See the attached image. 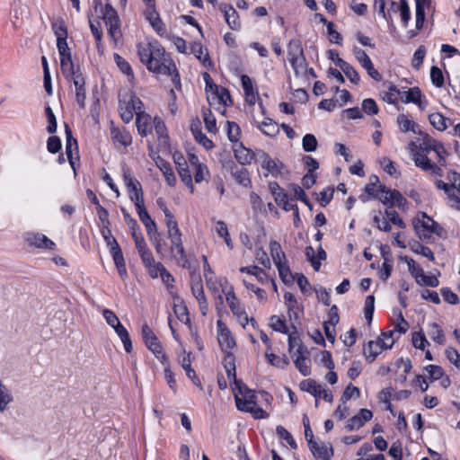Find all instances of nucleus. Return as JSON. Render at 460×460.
Here are the masks:
<instances>
[{
  "label": "nucleus",
  "instance_id": "1",
  "mask_svg": "<svg viewBox=\"0 0 460 460\" xmlns=\"http://www.w3.org/2000/svg\"><path fill=\"white\" fill-rule=\"evenodd\" d=\"M409 150L417 167L433 175H442L441 167L447 164V151L440 141L425 134L419 146L411 142Z\"/></svg>",
  "mask_w": 460,
  "mask_h": 460
},
{
  "label": "nucleus",
  "instance_id": "2",
  "mask_svg": "<svg viewBox=\"0 0 460 460\" xmlns=\"http://www.w3.org/2000/svg\"><path fill=\"white\" fill-rule=\"evenodd\" d=\"M137 56L146 69L154 74L171 76L172 83L180 84V75L175 63L164 48L156 40L139 42L137 45Z\"/></svg>",
  "mask_w": 460,
  "mask_h": 460
},
{
  "label": "nucleus",
  "instance_id": "3",
  "mask_svg": "<svg viewBox=\"0 0 460 460\" xmlns=\"http://www.w3.org/2000/svg\"><path fill=\"white\" fill-rule=\"evenodd\" d=\"M234 399L236 406L240 411L252 413L255 419H266L269 414L255 401L254 392L249 389L241 382H235Z\"/></svg>",
  "mask_w": 460,
  "mask_h": 460
},
{
  "label": "nucleus",
  "instance_id": "4",
  "mask_svg": "<svg viewBox=\"0 0 460 460\" xmlns=\"http://www.w3.org/2000/svg\"><path fill=\"white\" fill-rule=\"evenodd\" d=\"M164 213L167 227V237L171 242V253L178 262L186 263L188 262V260L182 243L181 233L179 229L178 224L174 219L173 215L167 208H164Z\"/></svg>",
  "mask_w": 460,
  "mask_h": 460
},
{
  "label": "nucleus",
  "instance_id": "5",
  "mask_svg": "<svg viewBox=\"0 0 460 460\" xmlns=\"http://www.w3.org/2000/svg\"><path fill=\"white\" fill-rule=\"evenodd\" d=\"M415 232L420 239L429 242L434 234H440L441 227L425 213L420 214L413 221Z\"/></svg>",
  "mask_w": 460,
  "mask_h": 460
},
{
  "label": "nucleus",
  "instance_id": "6",
  "mask_svg": "<svg viewBox=\"0 0 460 460\" xmlns=\"http://www.w3.org/2000/svg\"><path fill=\"white\" fill-rule=\"evenodd\" d=\"M288 59L296 75H305L306 71V61L301 42L292 40L288 43Z\"/></svg>",
  "mask_w": 460,
  "mask_h": 460
},
{
  "label": "nucleus",
  "instance_id": "7",
  "mask_svg": "<svg viewBox=\"0 0 460 460\" xmlns=\"http://www.w3.org/2000/svg\"><path fill=\"white\" fill-rule=\"evenodd\" d=\"M143 108L142 101L136 95L130 94L124 99L119 100V113L121 119L125 123H129L137 111H141Z\"/></svg>",
  "mask_w": 460,
  "mask_h": 460
},
{
  "label": "nucleus",
  "instance_id": "8",
  "mask_svg": "<svg viewBox=\"0 0 460 460\" xmlns=\"http://www.w3.org/2000/svg\"><path fill=\"white\" fill-rule=\"evenodd\" d=\"M102 19L110 36L114 42H117L121 35L120 21L117 11L110 4H106L104 6Z\"/></svg>",
  "mask_w": 460,
  "mask_h": 460
},
{
  "label": "nucleus",
  "instance_id": "9",
  "mask_svg": "<svg viewBox=\"0 0 460 460\" xmlns=\"http://www.w3.org/2000/svg\"><path fill=\"white\" fill-rule=\"evenodd\" d=\"M300 388L311 394L315 397V405H318V399L323 398L324 401L328 402H332L333 400L332 394L331 390L325 388L321 384H318L316 381L313 379H305L300 383Z\"/></svg>",
  "mask_w": 460,
  "mask_h": 460
},
{
  "label": "nucleus",
  "instance_id": "10",
  "mask_svg": "<svg viewBox=\"0 0 460 460\" xmlns=\"http://www.w3.org/2000/svg\"><path fill=\"white\" fill-rule=\"evenodd\" d=\"M217 341L225 353L233 352L236 348V341L229 328L222 320L217 321Z\"/></svg>",
  "mask_w": 460,
  "mask_h": 460
},
{
  "label": "nucleus",
  "instance_id": "11",
  "mask_svg": "<svg viewBox=\"0 0 460 460\" xmlns=\"http://www.w3.org/2000/svg\"><path fill=\"white\" fill-rule=\"evenodd\" d=\"M379 194H376L378 199L384 205L393 207L397 206L398 208H404L407 203L406 199L398 191L386 189L383 185H379Z\"/></svg>",
  "mask_w": 460,
  "mask_h": 460
},
{
  "label": "nucleus",
  "instance_id": "12",
  "mask_svg": "<svg viewBox=\"0 0 460 460\" xmlns=\"http://www.w3.org/2000/svg\"><path fill=\"white\" fill-rule=\"evenodd\" d=\"M142 337L145 341L146 347L155 354V356L159 360H161L162 362L167 360V357L164 352L160 342L158 341L152 329L147 324H144L142 326Z\"/></svg>",
  "mask_w": 460,
  "mask_h": 460
},
{
  "label": "nucleus",
  "instance_id": "13",
  "mask_svg": "<svg viewBox=\"0 0 460 460\" xmlns=\"http://www.w3.org/2000/svg\"><path fill=\"white\" fill-rule=\"evenodd\" d=\"M257 162L261 164L262 169L266 170L269 174L278 177L283 173L282 170L284 169V165L278 160L272 159L267 153L263 151L257 152Z\"/></svg>",
  "mask_w": 460,
  "mask_h": 460
},
{
  "label": "nucleus",
  "instance_id": "14",
  "mask_svg": "<svg viewBox=\"0 0 460 460\" xmlns=\"http://www.w3.org/2000/svg\"><path fill=\"white\" fill-rule=\"evenodd\" d=\"M391 349L390 343L385 341L381 342V341L377 339L376 341H368L363 349V353L367 360L373 362L384 349Z\"/></svg>",
  "mask_w": 460,
  "mask_h": 460
},
{
  "label": "nucleus",
  "instance_id": "15",
  "mask_svg": "<svg viewBox=\"0 0 460 460\" xmlns=\"http://www.w3.org/2000/svg\"><path fill=\"white\" fill-rule=\"evenodd\" d=\"M309 448L317 460H330L333 455L332 447L327 442L314 441Z\"/></svg>",
  "mask_w": 460,
  "mask_h": 460
},
{
  "label": "nucleus",
  "instance_id": "16",
  "mask_svg": "<svg viewBox=\"0 0 460 460\" xmlns=\"http://www.w3.org/2000/svg\"><path fill=\"white\" fill-rule=\"evenodd\" d=\"M241 83L244 92L246 102L249 105H254L259 99V93L254 87L253 81L247 75H242Z\"/></svg>",
  "mask_w": 460,
  "mask_h": 460
},
{
  "label": "nucleus",
  "instance_id": "17",
  "mask_svg": "<svg viewBox=\"0 0 460 460\" xmlns=\"http://www.w3.org/2000/svg\"><path fill=\"white\" fill-rule=\"evenodd\" d=\"M68 80L72 82L75 86L77 104L81 108H84L85 105L86 92L84 87L85 81L83 75L79 73L70 77Z\"/></svg>",
  "mask_w": 460,
  "mask_h": 460
},
{
  "label": "nucleus",
  "instance_id": "18",
  "mask_svg": "<svg viewBox=\"0 0 460 460\" xmlns=\"http://www.w3.org/2000/svg\"><path fill=\"white\" fill-rule=\"evenodd\" d=\"M373 413L370 410L361 409L359 413L350 418L346 425V429L349 431L359 429L364 424L371 420Z\"/></svg>",
  "mask_w": 460,
  "mask_h": 460
},
{
  "label": "nucleus",
  "instance_id": "19",
  "mask_svg": "<svg viewBox=\"0 0 460 460\" xmlns=\"http://www.w3.org/2000/svg\"><path fill=\"white\" fill-rule=\"evenodd\" d=\"M66 153L70 165L72 166V168L74 170H75V160L78 159L77 141L75 138H74L72 137V131L67 125H66Z\"/></svg>",
  "mask_w": 460,
  "mask_h": 460
},
{
  "label": "nucleus",
  "instance_id": "20",
  "mask_svg": "<svg viewBox=\"0 0 460 460\" xmlns=\"http://www.w3.org/2000/svg\"><path fill=\"white\" fill-rule=\"evenodd\" d=\"M294 363L296 367L303 376H308L311 373V359L308 350L299 352L298 354L293 355Z\"/></svg>",
  "mask_w": 460,
  "mask_h": 460
},
{
  "label": "nucleus",
  "instance_id": "21",
  "mask_svg": "<svg viewBox=\"0 0 460 460\" xmlns=\"http://www.w3.org/2000/svg\"><path fill=\"white\" fill-rule=\"evenodd\" d=\"M26 241L29 245L35 246L37 248L53 250L56 246L54 242L40 233L28 234Z\"/></svg>",
  "mask_w": 460,
  "mask_h": 460
},
{
  "label": "nucleus",
  "instance_id": "22",
  "mask_svg": "<svg viewBox=\"0 0 460 460\" xmlns=\"http://www.w3.org/2000/svg\"><path fill=\"white\" fill-rule=\"evenodd\" d=\"M136 117V126L139 135L146 137L152 130V117L143 111H137V115Z\"/></svg>",
  "mask_w": 460,
  "mask_h": 460
},
{
  "label": "nucleus",
  "instance_id": "23",
  "mask_svg": "<svg viewBox=\"0 0 460 460\" xmlns=\"http://www.w3.org/2000/svg\"><path fill=\"white\" fill-rule=\"evenodd\" d=\"M234 151L235 158L242 164H250L252 160H257V154L255 155L251 149L246 148L242 143H236Z\"/></svg>",
  "mask_w": 460,
  "mask_h": 460
},
{
  "label": "nucleus",
  "instance_id": "24",
  "mask_svg": "<svg viewBox=\"0 0 460 460\" xmlns=\"http://www.w3.org/2000/svg\"><path fill=\"white\" fill-rule=\"evenodd\" d=\"M153 123L155 133L157 135L159 146L164 149H167L169 147V136L164 120L158 117H155L153 119Z\"/></svg>",
  "mask_w": 460,
  "mask_h": 460
},
{
  "label": "nucleus",
  "instance_id": "25",
  "mask_svg": "<svg viewBox=\"0 0 460 460\" xmlns=\"http://www.w3.org/2000/svg\"><path fill=\"white\" fill-rule=\"evenodd\" d=\"M137 212L138 214V217H139L141 222L143 223V225L145 226V227L146 229L149 238L150 239H154V238L157 239L158 230L156 227V224L151 218V217L149 216L146 208H141V209L137 210Z\"/></svg>",
  "mask_w": 460,
  "mask_h": 460
},
{
  "label": "nucleus",
  "instance_id": "26",
  "mask_svg": "<svg viewBox=\"0 0 460 460\" xmlns=\"http://www.w3.org/2000/svg\"><path fill=\"white\" fill-rule=\"evenodd\" d=\"M220 10L224 13L225 19L228 26L234 31L239 30L241 22L236 10L233 6L227 4H222L220 6Z\"/></svg>",
  "mask_w": 460,
  "mask_h": 460
},
{
  "label": "nucleus",
  "instance_id": "27",
  "mask_svg": "<svg viewBox=\"0 0 460 460\" xmlns=\"http://www.w3.org/2000/svg\"><path fill=\"white\" fill-rule=\"evenodd\" d=\"M180 364L184 369L187 376L191 379L194 385L199 386L200 389H203L201 383L195 373V370L191 367L190 353H184L180 360Z\"/></svg>",
  "mask_w": 460,
  "mask_h": 460
},
{
  "label": "nucleus",
  "instance_id": "28",
  "mask_svg": "<svg viewBox=\"0 0 460 460\" xmlns=\"http://www.w3.org/2000/svg\"><path fill=\"white\" fill-rule=\"evenodd\" d=\"M155 164L163 172L167 184L169 186L173 187L176 183V177L173 173V171L170 164L162 159L161 157H157V159L155 160Z\"/></svg>",
  "mask_w": 460,
  "mask_h": 460
},
{
  "label": "nucleus",
  "instance_id": "29",
  "mask_svg": "<svg viewBox=\"0 0 460 460\" xmlns=\"http://www.w3.org/2000/svg\"><path fill=\"white\" fill-rule=\"evenodd\" d=\"M60 67H61V72H62L63 75L66 79H69L70 77L74 76L75 75H77L80 73L79 70L75 69L71 54L60 56Z\"/></svg>",
  "mask_w": 460,
  "mask_h": 460
},
{
  "label": "nucleus",
  "instance_id": "30",
  "mask_svg": "<svg viewBox=\"0 0 460 460\" xmlns=\"http://www.w3.org/2000/svg\"><path fill=\"white\" fill-rule=\"evenodd\" d=\"M429 119L430 124L438 131H445L449 125H452V120L439 112L430 114Z\"/></svg>",
  "mask_w": 460,
  "mask_h": 460
},
{
  "label": "nucleus",
  "instance_id": "31",
  "mask_svg": "<svg viewBox=\"0 0 460 460\" xmlns=\"http://www.w3.org/2000/svg\"><path fill=\"white\" fill-rule=\"evenodd\" d=\"M111 138L115 143H118L123 146H128L132 143V137L129 132L121 130L118 128H111Z\"/></svg>",
  "mask_w": 460,
  "mask_h": 460
},
{
  "label": "nucleus",
  "instance_id": "32",
  "mask_svg": "<svg viewBox=\"0 0 460 460\" xmlns=\"http://www.w3.org/2000/svg\"><path fill=\"white\" fill-rule=\"evenodd\" d=\"M284 300L288 311L289 318L292 319L293 316L295 319L298 318L300 309L295 296L290 292H286L284 294Z\"/></svg>",
  "mask_w": 460,
  "mask_h": 460
},
{
  "label": "nucleus",
  "instance_id": "33",
  "mask_svg": "<svg viewBox=\"0 0 460 460\" xmlns=\"http://www.w3.org/2000/svg\"><path fill=\"white\" fill-rule=\"evenodd\" d=\"M270 252L275 265L288 261L281 245L277 241L272 240L270 242Z\"/></svg>",
  "mask_w": 460,
  "mask_h": 460
},
{
  "label": "nucleus",
  "instance_id": "34",
  "mask_svg": "<svg viewBox=\"0 0 460 460\" xmlns=\"http://www.w3.org/2000/svg\"><path fill=\"white\" fill-rule=\"evenodd\" d=\"M402 93V98H404V102L409 103L412 102L417 104L420 108L423 109L421 103V92L418 87L410 88L408 91H405Z\"/></svg>",
  "mask_w": 460,
  "mask_h": 460
},
{
  "label": "nucleus",
  "instance_id": "35",
  "mask_svg": "<svg viewBox=\"0 0 460 460\" xmlns=\"http://www.w3.org/2000/svg\"><path fill=\"white\" fill-rule=\"evenodd\" d=\"M115 266L121 279H125L128 276L124 257L120 248L111 252Z\"/></svg>",
  "mask_w": 460,
  "mask_h": 460
},
{
  "label": "nucleus",
  "instance_id": "36",
  "mask_svg": "<svg viewBox=\"0 0 460 460\" xmlns=\"http://www.w3.org/2000/svg\"><path fill=\"white\" fill-rule=\"evenodd\" d=\"M128 190L129 192V198L131 201L134 202L137 211L141 208H144V197L141 185L138 184Z\"/></svg>",
  "mask_w": 460,
  "mask_h": 460
},
{
  "label": "nucleus",
  "instance_id": "37",
  "mask_svg": "<svg viewBox=\"0 0 460 460\" xmlns=\"http://www.w3.org/2000/svg\"><path fill=\"white\" fill-rule=\"evenodd\" d=\"M191 53L195 55V57L202 62L203 65L208 66L211 64V61L208 57V53L206 49L203 48L200 42H194L190 47Z\"/></svg>",
  "mask_w": 460,
  "mask_h": 460
},
{
  "label": "nucleus",
  "instance_id": "38",
  "mask_svg": "<svg viewBox=\"0 0 460 460\" xmlns=\"http://www.w3.org/2000/svg\"><path fill=\"white\" fill-rule=\"evenodd\" d=\"M429 0H416V29L420 30L425 21V9L429 5Z\"/></svg>",
  "mask_w": 460,
  "mask_h": 460
},
{
  "label": "nucleus",
  "instance_id": "39",
  "mask_svg": "<svg viewBox=\"0 0 460 460\" xmlns=\"http://www.w3.org/2000/svg\"><path fill=\"white\" fill-rule=\"evenodd\" d=\"M173 312L176 317L184 323H190L187 307L180 298H175L173 303Z\"/></svg>",
  "mask_w": 460,
  "mask_h": 460
},
{
  "label": "nucleus",
  "instance_id": "40",
  "mask_svg": "<svg viewBox=\"0 0 460 460\" xmlns=\"http://www.w3.org/2000/svg\"><path fill=\"white\" fill-rule=\"evenodd\" d=\"M258 128L263 134L271 137H276L279 133L278 124L271 119H266L258 126Z\"/></svg>",
  "mask_w": 460,
  "mask_h": 460
},
{
  "label": "nucleus",
  "instance_id": "41",
  "mask_svg": "<svg viewBox=\"0 0 460 460\" xmlns=\"http://www.w3.org/2000/svg\"><path fill=\"white\" fill-rule=\"evenodd\" d=\"M304 350H308L306 347L304 346L300 338L294 334L288 335V351L291 356L298 354L300 351L304 352Z\"/></svg>",
  "mask_w": 460,
  "mask_h": 460
},
{
  "label": "nucleus",
  "instance_id": "42",
  "mask_svg": "<svg viewBox=\"0 0 460 460\" xmlns=\"http://www.w3.org/2000/svg\"><path fill=\"white\" fill-rule=\"evenodd\" d=\"M121 340L125 350L129 353L132 351L133 346L127 329L119 322L117 325V331L115 332Z\"/></svg>",
  "mask_w": 460,
  "mask_h": 460
},
{
  "label": "nucleus",
  "instance_id": "43",
  "mask_svg": "<svg viewBox=\"0 0 460 460\" xmlns=\"http://www.w3.org/2000/svg\"><path fill=\"white\" fill-rule=\"evenodd\" d=\"M13 401V395L8 387L0 380V412H4Z\"/></svg>",
  "mask_w": 460,
  "mask_h": 460
},
{
  "label": "nucleus",
  "instance_id": "44",
  "mask_svg": "<svg viewBox=\"0 0 460 460\" xmlns=\"http://www.w3.org/2000/svg\"><path fill=\"white\" fill-rule=\"evenodd\" d=\"M340 67L349 79V81L355 84H358L360 81L358 73L345 60H340Z\"/></svg>",
  "mask_w": 460,
  "mask_h": 460
},
{
  "label": "nucleus",
  "instance_id": "45",
  "mask_svg": "<svg viewBox=\"0 0 460 460\" xmlns=\"http://www.w3.org/2000/svg\"><path fill=\"white\" fill-rule=\"evenodd\" d=\"M239 270L240 272L254 276L256 279L262 284L268 279V276L265 271L257 266L242 267Z\"/></svg>",
  "mask_w": 460,
  "mask_h": 460
},
{
  "label": "nucleus",
  "instance_id": "46",
  "mask_svg": "<svg viewBox=\"0 0 460 460\" xmlns=\"http://www.w3.org/2000/svg\"><path fill=\"white\" fill-rule=\"evenodd\" d=\"M428 334L435 342L438 344L445 343V335L438 323H433L429 325Z\"/></svg>",
  "mask_w": 460,
  "mask_h": 460
},
{
  "label": "nucleus",
  "instance_id": "47",
  "mask_svg": "<svg viewBox=\"0 0 460 460\" xmlns=\"http://www.w3.org/2000/svg\"><path fill=\"white\" fill-rule=\"evenodd\" d=\"M397 124L402 132H404V133L409 132V131H411L414 133L416 132L415 122L412 119H411L407 115H404V114L399 115L397 117Z\"/></svg>",
  "mask_w": 460,
  "mask_h": 460
},
{
  "label": "nucleus",
  "instance_id": "48",
  "mask_svg": "<svg viewBox=\"0 0 460 460\" xmlns=\"http://www.w3.org/2000/svg\"><path fill=\"white\" fill-rule=\"evenodd\" d=\"M265 356L270 365L279 368H285L289 364V360L286 356L279 357L276 354L270 352V350L266 351Z\"/></svg>",
  "mask_w": 460,
  "mask_h": 460
},
{
  "label": "nucleus",
  "instance_id": "49",
  "mask_svg": "<svg viewBox=\"0 0 460 460\" xmlns=\"http://www.w3.org/2000/svg\"><path fill=\"white\" fill-rule=\"evenodd\" d=\"M114 59L119 70L123 74L127 75L128 76V81L131 82L134 79V75L129 63L121 58L119 54H114Z\"/></svg>",
  "mask_w": 460,
  "mask_h": 460
},
{
  "label": "nucleus",
  "instance_id": "50",
  "mask_svg": "<svg viewBox=\"0 0 460 460\" xmlns=\"http://www.w3.org/2000/svg\"><path fill=\"white\" fill-rule=\"evenodd\" d=\"M410 249L414 253L420 254V255L428 258L429 261H433L435 260V257H434V254H433L432 251L429 247L424 246V245L420 244L418 242H414L413 243H411L410 244Z\"/></svg>",
  "mask_w": 460,
  "mask_h": 460
},
{
  "label": "nucleus",
  "instance_id": "51",
  "mask_svg": "<svg viewBox=\"0 0 460 460\" xmlns=\"http://www.w3.org/2000/svg\"><path fill=\"white\" fill-rule=\"evenodd\" d=\"M203 120L207 130L209 133L216 134L217 131V120L210 110L203 111Z\"/></svg>",
  "mask_w": 460,
  "mask_h": 460
},
{
  "label": "nucleus",
  "instance_id": "52",
  "mask_svg": "<svg viewBox=\"0 0 460 460\" xmlns=\"http://www.w3.org/2000/svg\"><path fill=\"white\" fill-rule=\"evenodd\" d=\"M226 301L234 317L245 311V309L242 306L240 300L237 298L235 293L226 297Z\"/></svg>",
  "mask_w": 460,
  "mask_h": 460
},
{
  "label": "nucleus",
  "instance_id": "53",
  "mask_svg": "<svg viewBox=\"0 0 460 460\" xmlns=\"http://www.w3.org/2000/svg\"><path fill=\"white\" fill-rule=\"evenodd\" d=\"M235 320L237 321V323L243 328V329H247L249 328L250 326L252 328V329H256L257 328V323L256 321L254 320V318L252 317H249L246 311H243V313L239 314L238 315H236L235 317Z\"/></svg>",
  "mask_w": 460,
  "mask_h": 460
},
{
  "label": "nucleus",
  "instance_id": "54",
  "mask_svg": "<svg viewBox=\"0 0 460 460\" xmlns=\"http://www.w3.org/2000/svg\"><path fill=\"white\" fill-rule=\"evenodd\" d=\"M191 292L197 300H202L203 298H206L202 281L199 276L192 279Z\"/></svg>",
  "mask_w": 460,
  "mask_h": 460
},
{
  "label": "nucleus",
  "instance_id": "55",
  "mask_svg": "<svg viewBox=\"0 0 460 460\" xmlns=\"http://www.w3.org/2000/svg\"><path fill=\"white\" fill-rule=\"evenodd\" d=\"M194 172V180L196 183H200L203 181H208L209 178V172L208 167L202 164H198L197 167L192 169Z\"/></svg>",
  "mask_w": 460,
  "mask_h": 460
},
{
  "label": "nucleus",
  "instance_id": "56",
  "mask_svg": "<svg viewBox=\"0 0 460 460\" xmlns=\"http://www.w3.org/2000/svg\"><path fill=\"white\" fill-rule=\"evenodd\" d=\"M318 141L313 134H306L302 139V146L305 152H314L316 150Z\"/></svg>",
  "mask_w": 460,
  "mask_h": 460
},
{
  "label": "nucleus",
  "instance_id": "57",
  "mask_svg": "<svg viewBox=\"0 0 460 460\" xmlns=\"http://www.w3.org/2000/svg\"><path fill=\"white\" fill-rule=\"evenodd\" d=\"M275 202L278 204V206L281 207L286 211H290L292 209H296V204H294L291 202L288 199V196L286 192L283 194H279L276 197Z\"/></svg>",
  "mask_w": 460,
  "mask_h": 460
},
{
  "label": "nucleus",
  "instance_id": "58",
  "mask_svg": "<svg viewBox=\"0 0 460 460\" xmlns=\"http://www.w3.org/2000/svg\"><path fill=\"white\" fill-rule=\"evenodd\" d=\"M397 9L400 11L402 25L406 27L411 18L410 7L407 0H400Z\"/></svg>",
  "mask_w": 460,
  "mask_h": 460
},
{
  "label": "nucleus",
  "instance_id": "59",
  "mask_svg": "<svg viewBox=\"0 0 460 460\" xmlns=\"http://www.w3.org/2000/svg\"><path fill=\"white\" fill-rule=\"evenodd\" d=\"M52 29L57 37V40L67 39V31L63 21L54 22L52 23Z\"/></svg>",
  "mask_w": 460,
  "mask_h": 460
},
{
  "label": "nucleus",
  "instance_id": "60",
  "mask_svg": "<svg viewBox=\"0 0 460 460\" xmlns=\"http://www.w3.org/2000/svg\"><path fill=\"white\" fill-rule=\"evenodd\" d=\"M362 111L367 115H376L378 113V107L376 101L372 98H367L362 102Z\"/></svg>",
  "mask_w": 460,
  "mask_h": 460
},
{
  "label": "nucleus",
  "instance_id": "61",
  "mask_svg": "<svg viewBox=\"0 0 460 460\" xmlns=\"http://www.w3.org/2000/svg\"><path fill=\"white\" fill-rule=\"evenodd\" d=\"M360 396V390L357 386L349 384L344 390L341 395V402L345 403L347 401L350 400L353 397L358 398Z\"/></svg>",
  "mask_w": 460,
  "mask_h": 460
},
{
  "label": "nucleus",
  "instance_id": "62",
  "mask_svg": "<svg viewBox=\"0 0 460 460\" xmlns=\"http://www.w3.org/2000/svg\"><path fill=\"white\" fill-rule=\"evenodd\" d=\"M218 292H221L225 297H228L229 296L234 294V287L228 282L226 278L218 279Z\"/></svg>",
  "mask_w": 460,
  "mask_h": 460
},
{
  "label": "nucleus",
  "instance_id": "63",
  "mask_svg": "<svg viewBox=\"0 0 460 460\" xmlns=\"http://www.w3.org/2000/svg\"><path fill=\"white\" fill-rule=\"evenodd\" d=\"M353 53L362 67L369 66V65L372 64L370 58L367 56L365 50L355 47L353 49Z\"/></svg>",
  "mask_w": 460,
  "mask_h": 460
},
{
  "label": "nucleus",
  "instance_id": "64",
  "mask_svg": "<svg viewBox=\"0 0 460 460\" xmlns=\"http://www.w3.org/2000/svg\"><path fill=\"white\" fill-rule=\"evenodd\" d=\"M431 82L437 87H442L444 85V75L440 68L438 66H432L430 69Z\"/></svg>",
  "mask_w": 460,
  "mask_h": 460
}]
</instances>
